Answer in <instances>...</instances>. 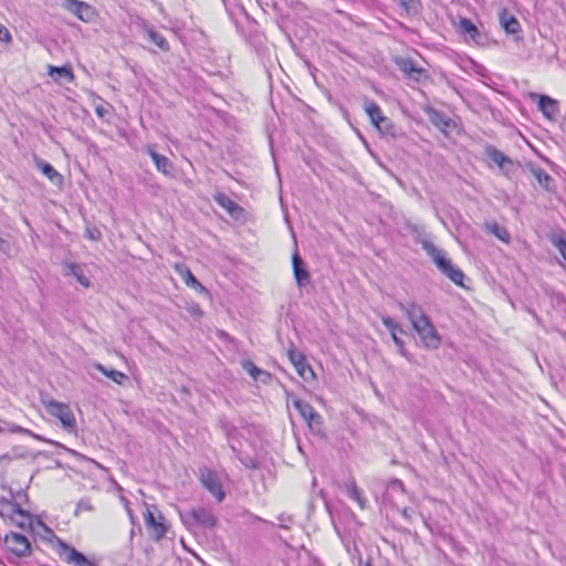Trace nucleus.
<instances>
[{
    "label": "nucleus",
    "mask_w": 566,
    "mask_h": 566,
    "mask_svg": "<svg viewBox=\"0 0 566 566\" xmlns=\"http://www.w3.org/2000/svg\"><path fill=\"white\" fill-rule=\"evenodd\" d=\"M252 520H253V521H259V522H262V523H265V524L274 525L273 523H271V522H269V521H265V520L261 518L260 516H255V515H253V516H252Z\"/></svg>",
    "instance_id": "46"
},
{
    "label": "nucleus",
    "mask_w": 566,
    "mask_h": 566,
    "mask_svg": "<svg viewBox=\"0 0 566 566\" xmlns=\"http://www.w3.org/2000/svg\"><path fill=\"white\" fill-rule=\"evenodd\" d=\"M406 313L413 329L419 335L422 345L428 349H438L441 345V336L434 327L431 318L424 313L422 306L416 302L399 304Z\"/></svg>",
    "instance_id": "1"
},
{
    "label": "nucleus",
    "mask_w": 566,
    "mask_h": 566,
    "mask_svg": "<svg viewBox=\"0 0 566 566\" xmlns=\"http://www.w3.org/2000/svg\"><path fill=\"white\" fill-rule=\"evenodd\" d=\"M189 313L192 315V316H196V317H201L203 312L201 310V307L198 305V304H192L189 306L188 308Z\"/></svg>",
    "instance_id": "42"
},
{
    "label": "nucleus",
    "mask_w": 566,
    "mask_h": 566,
    "mask_svg": "<svg viewBox=\"0 0 566 566\" xmlns=\"http://www.w3.org/2000/svg\"><path fill=\"white\" fill-rule=\"evenodd\" d=\"M12 432H20V433H24V434H29V436H32L33 438L38 439V440H41V441H48L50 443H52V441L50 440H45L43 439L41 436L36 434V433H33L31 432L29 429H24L20 426H14L12 429H11Z\"/></svg>",
    "instance_id": "39"
},
{
    "label": "nucleus",
    "mask_w": 566,
    "mask_h": 566,
    "mask_svg": "<svg viewBox=\"0 0 566 566\" xmlns=\"http://www.w3.org/2000/svg\"><path fill=\"white\" fill-rule=\"evenodd\" d=\"M45 409L51 416L61 421L64 430L69 432L76 430V420L69 405L51 399L45 403Z\"/></svg>",
    "instance_id": "3"
},
{
    "label": "nucleus",
    "mask_w": 566,
    "mask_h": 566,
    "mask_svg": "<svg viewBox=\"0 0 566 566\" xmlns=\"http://www.w3.org/2000/svg\"><path fill=\"white\" fill-rule=\"evenodd\" d=\"M95 113L99 118H104L107 113V109L103 105H97L95 107Z\"/></svg>",
    "instance_id": "44"
},
{
    "label": "nucleus",
    "mask_w": 566,
    "mask_h": 566,
    "mask_svg": "<svg viewBox=\"0 0 566 566\" xmlns=\"http://www.w3.org/2000/svg\"><path fill=\"white\" fill-rule=\"evenodd\" d=\"M364 109L367 113L373 125H375L377 122H379L385 116L382 114L380 106L378 104H376L374 101H370L368 98H365Z\"/></svg>",
    "instance_id": "28"
},
{
    "label": "nucleus",
    "mask_w": 566,
    "mask_h": 566,
    "mask_svg": "<svg viewBox=\"0 0 566 566\" xmlns=\"http://www.w3.org/2000/svg\"><path fill=\"white\" fill-rule=\"evenodd\" d=\"M556 247L558 248L560 254L564 256V259L566 260V239H563V238H559L557 241H556Z\"/></svg>",
    "instance_id": "43"
},
{
    "label": "nucleus",
    "mask_w": 566,
    "mask_h": 566,
    "mask_svg": "<svg viewBox=\"0 0 566 566\" xmlns=\"http://www.w3.org/2000/svg\"><path fill=\"white\" fill-rule=\"evenodd\" d=\"M396 2L409 17L418 15L422 10L420 0H396Z\"/></svg>",
    "instance_id": "29"
},
{
    "label": "nucleus",
    "mask_w": 566,
    "mask_h": 566,
    "mask_svg": "<svg viewBox=\"0 0 566 566\" xmlns=\"http://www.w3.org/2000/svg\"><path fill=\"white\" fill-rule=\"evenodd\" d=\"M144 39L147 42L156 45L163 52H168L170 50L169 42L164 36V34L155 30L153 27L146 25L144 28Z\"/></svg>",
    "instance_id": "18"
},
{
    "label": "nucleus",
    "mask_w": 566,
    "mask_h": 566,
    "mask_svg": "<svg viewBox=\"0 0 566 566\" xmlns=\"http://www.w3.org/2000/svg\"><path fill=\"white\" fill-rule=\"evenodd\" d=\"M485 156L491 159L493 163H495L499 168L504 172L509 174L513 170L514 163L513 160L507 157L504 153L499 150L492 145H488L484 149Z\"/></svg>",
    "instance_id": "10"
},
{
    "label": "nucleus",
    "mask_w": 566,
    "mask_h": 566,
    "mask_svg": "<svg viewBox=\"0 0 566 566\" xmlns=\"http://www.w3.org/2000/svg\"><path fill=\"white\" fill-rule=\"evenodd\" d=\"M486 230L495 235L497 239H500L504 243H510L511 235L509 231L500 226L497 222H492L486 224Z\"/></svg>",
    "instance_id": "32"
},
{
    "label": "nucleus",
    "mask_w": 566,
    "mask_h": 566,
    "mask_svg": "<svg viewBox=\"0 0 566 566\" xmlns=\"http://www.w3.org/2000/svg\"><path fill=\"white\" fill-rule=\"evenodd\" d=\"M395 62L402 73L416 82H420L421 76L426 73L424 69L418 66L412 59L398 57L395 60Z\"/></svg>",
    "instance_id": "14"
},
{
    "label": "nucleus",
    "mask_w": 566,
    "mask_h": 566,
    "mask_svg": "<svg viewBox=\"0 0 566 566\" xmlns=\"http://www.w3.org/2000/svg\"><path fill=\"white\" fill-rule=\"evenodd\" d=\"M241 366L254 380L261 379V381L266 382L271 378L270 373L260 369L249 359L242 360Z\"/></svg>",
    "instance_id": "26"
},
{
    "label": "nucleus",
    "mask_w": 566,
    "mask_h": 566,
    "mask_svg": "<svg viewBox=\"0 0 566 566\" xmlns=\"http://www.w3.org/2000/svg\"><path fill=\"white\" fill-rule=\"evenodd\" d=\"M0 515L9 520H14L15 515L25 517L24 510L14 501L13 494H11V499H0Z\"/></svg>",
    "instance_id": "15"
},
{
    "label": "nucleus",
    "mask_w": 566,
    "mask_h": 566,
    "mask_svg": "<svg viewBox=\"0 0 566 566\" xmlns=\"http://www.w3.org/2000/svg\"><path fill=\"white\" fill-rule=\"evenodd\" d=\"M213 200L220 207L227 210L232 217L238 218L239 214L242 212V208L226 193L217 191L216 193H213Z\"/></svg>",
    "instance_id": "20"
},
{
    "label": "nucleus",
    "mask_w": 566,
    "mask_h": 566,
    "mask_svg": "<svg viewBox=\"0 0 566 566\" xmlns=\"http://www.w3.org/2000/svg\"><path fill=\"white\" fill-rule=\"evenodd\" d=\"M11 41V34L9 30L0 23V42H10Z\"/></svg>",
    "instance_id": "41"
},
{
    "label": "nucleus",
    "mask_w": 566,
    "mask_h": 566,
    "mask_svg": "<svg viewBox=\"0 0 566 566\" xmlns=\"http://www.w3.org/2000/svg\"><path fill=\"white\" fill-rule=\"evenodd\" d=\"M394 483L398 484L399 486H402V483H401V481H399V480H395V482H394Z\"/></svg>",
    "instance_id": "49"
},
{
    "label": "nucleus",
    "mask_w": 566,
    "mask_h": 566,
    "mask_svg": "<svg viewBox=\"0 0 566 566\" xmlns=\"http://www.w3.org/2000/svg\"><path fill=\"white\" fill-rule=\"evenodd\" d=\"M126 509H127V513L132 516V511L126 505Z\"/></svg>",
    "instance_id": "50"
},
{
    "label": "nucleus",
    "mask_w": 566,
    "mask_h": 566,
    "mask_svg": "<svg viewBox=\"0 0 566 566\" xmlns=\"http://www.w3.org/2000/svg\"><path fill=\"white\" fill-rule=\"evenodd\" d=\"M346 493H347V495L352 500H354V501H356L358 503L360 509H365L366 507L367 500L363 496V493L358 489V486H357L355 481H352V482L346 484Z\"/></svg>",
    "instance_id": "31"
},
{
    "label": "nucleus",
    "mask_w": 566,
    "mask_h": 566,
    "mask_svg": "<svg viewBox=\"0 0 566 566\" xmlns=\"http://www.w3.org/2000/svg\"><path fill=\"white\" fill-rule=\"evenodd\" d=\"M49 75L54 81L71 83L74 80L73 71L70 66H50Z\"/></svg>",
    "instance_id": "25"
},
{
    "label": "nucleus",
    "mask_w": 566,
    "mask_h": 566,
    "mask_svg": "<svg viewBox=\"0 0 566 566\" xmlns=\"http://www.w3.org/2000/svg\"><path fill=\"white\" fill-rule=\"evenodd\" d=\"M69 269L70 273L76 277L78 283H81L85 287L90 286V280L84 275L83 270L78 264L71 263L69 265Z\"/></svg>",
    "instance_id": "36"
},
{
    "label": "nucleus",
    "mask_w": 566,
    "mask_h": 566,
    "mask_svg": "<svg viewBox=\"0 0 566 566\" xmlns=\"http://www.w3.org/2000/svg\"><path fill=\"white\" fill-rule=\"evenodd\" d=\"M422 249L431 258L438 270L446 275L450 281L459 286L463 285L464 273L460 268L454 265L451 260L447 256V252L439 249L429 239L424 238L420 240Z\"/></svg>",
    "instance_id": "2"
},
{
    "label": "nucleus",
    "mask_w": 566,
    "mask_h": 566,
    "mask_svg": "<svg viewBox=\"0 0 566 566\" xmlns=\"http://www.w3.org/2000/svg\"><path fill=\"white\" fill-rule=\"evenodd\" d=\"M57 553L63 562L72 566H98L82 552L64 542H60Z\"/></svg>",
    "instance_id": "4"
},
{
    "label": "nucleus",
    "mask_w": 566,
    "mask_h": 566,
    "mask_svg": "<svg viewBox=\"0 0 566 566\" xmlns=\"http://www.w3.org/2000/svg\"><path fill=\"white\" fill-rule=\"evenodd\" d=\"M4 543L7 548L18 557H24L30 554V541L22 534L11 533L6 536Z\"/></svg>",
    "instance_id": "8"
},
{
    "label": "nucleus",
    "mask_w": 566,
    "mask_h": 566,
    "mask_svg": "<svg viewBox=\"0 0 566 566\" xmlns=\"http://www.w3.org/2000/svg\"><path fill=\"white\" fill-rule=\"evenodd\" d=\"M2 432H3V429H2V427L0 426V433H2Z\"/></svg>",
    "instance_id": "51"
},
{
    "label": "nucleus",
    "mask_w": 566,
    "mask_h": 566,
    "mask_svg": "<svg viewBox=\"0 0 566 566\" xmlns=\"http://www.w3.org/2000/svg\"><path fill=\"white\" fill-rule=\"evenodd\" d=\"M381 323L390 332L391 338L399 349V354L410 361L412 357L411 354L406 350L403 340L396 335V329H399L400 334H406L405 329L392 317L387 315L381 316Z\"/></svg>",
    "instance_id": "9"
},
{
    "label": "nucleus",
    "mask_w": 566,
    "mask_h": 566,
    "mask_svg": "<svg viewBox=\"0 0 566 566\" xmlns=\"http://www.w3.org/2000/svg\"><path fill=\"white\" fill-rule=\"evenodd\" d=\"M381 135L394 137L396 135V127L390 118L384 116L379 122L374 125Z\"/></svg>",
    "instance_id": "33"
},
{
    "label": "nucleus",
    "mask_w": 566,
    "mask_h": 566,
    "mask_svg": "<svg viewBox=\"0 0 566 566\" xmlns=\"http://www.w3.org/2000/svg\"><path fill=\"white\" fill-rule=\"evenodd\" d=\"M366 566H373L370 563H367Z\"/></svg>",
    "instance_id": "52"
},
{
    "label": "nucleus",
    "mask_w": 566,
    "mask_h": 566,
    "mask_svg": "<svg viewBox=\"0 0 566 566\" xmlns=\"http://www.w3.org/2000/svg\"><path fill=\"white\" fill-rule=\"evenodd\" d=\"M24 515L25 517L23 516H14V520H10L13 524H15L17 526L21 527V528H25L27 526H30L31 525V514L24 510Z\"/></svg>",
    "instance_id": "37"
},
{
    "label": "nucleus",
    "mask_w": 566,
    "mask_h": 566,
    "mask_svg": "<svg viewBox=\"0 0 566 566\" xmlns=\"http://www.w3.org/2000/svg\"><path fill=\"white\" fill-rule=\"evenodd\" d=\"M78 507H83V509H85V510H91V506H90V505H87V504H85L84 502H80V503H78Z\"/></svg>",
    "instance_id": "47"
},
{
    "label": "nucleus",
    "mask_w": 566,
    "mask_h": 566,
    "mask_svg": "<svg viewBox=\"0 0 566 566\" xmlns=\"http://www.w3.org/2000/svg\"><path fill=\"white\" fill-rule=\"evenodd\" d=\"M61 7L83 22H91L96 15L95 9L91 4L80 0H63Z\"/></svg>",
    "instance_id": "7"
},
{
    "label": "nucleus",
    "mask_w": 566,
    "mask_h": 566,
    "mask_svg": "<svg viewBox=\"0 0 566 566\" xmlns=\"http://www.w3.org/2000/svg\"><path fill=\"white\" fill-rule=\"evenodd\" d=\"M7 244V241L0 238V249H3V245Z\"/></svg>",
    "instance_id": "48"
},
{
    "label": "nucleus",
    "mask_w": 566,
    "mask_h": 566,
    "mask_svg": "<svg viewBox=\"0 0 566 566\" xmlns=\"http://www.w3.org/2000/svg\"><path fill=\"white\" fill-rule=\"evenodd\" d=\"M219 424L228 438H230L233 433L237 432L235 426L230 423L224 417L219 420Z\"/></svg>",
    "instance_id": "38"
},
{
    "label": "nucleus",
    "mask_w": 566,
    "mask_h": 566,
    "mask_svg": "<svg viewBox=\"0 0 566 566\" xmlns=\"http://www.w3.org/2000/svg\"><path fill=\"white\" fill-rule=\"evenodd\" d=\"M530 171L537 180L538 185L548 192H555V181L543 168L531 165Z\"/></svg>",
    "instance_id": "19"
},
{
    "label": "nucleus",
    "mask_w": 566,
    "mask_h": 566,
    "mask_svg": "<svg viewBox=\"0 0 566 566\" xmlns=\"http://www.w3.org/2000/svg\"><path fill=\"white\" fill-rule=\"evenodd\" d=\"M458 30L465 38V41H472L475 44H481L484 41L479 28L468 18H460Z\"/></svg>",
    "instance_id": "12"
},
{
    "label": "nucleus",
    "mask_w": 566,
    "mask_h": 566,
    "mask_svg": "<svg viewBox=\"0 0 566 566\" xmlns=\"http://www.w3.org/2000/svg\"><path fill=\"white\" fill-rule=\"evenodd\" d=\"M287 399L291 400L292 405L298 411L300 416L304 421H306L308 417H311L312 413L315 412V409L308 402L303 401L297 396H292L287 394Z\"/></svg>",
    "instance_id": "27"
},
{
    "label": "nucleus",
    "mask_w": 566,
    "mask_h": 566,
    "mask_svg": "<svg viewBox=\"0 0 566 566\" xmlns=\"http://www.w3.org/2000/svg\"><path fill=\"white\" fill-rule=\"evenodd\" d=\"M35 165L53 184H61L63 181V176L57 172V170L48 161L43 159H36Z\"/></svg>",
    "instance_id": "24"
},
{
    "label": "nucleus",
    "mask_w": 566,
    "mask_h": 566,
    "mask_svg": "<svg viewBox=\"0 0 566 566\" xmlns=\"http://www.w3.org/2000/svg\"><path fill=\"white\" fill-rule=\"evenodd\" d=\"M500 22L507 34H517L521 32L518 20L513 14H510L506 9L500 12Z\"/></svg>",
    "instance_id": "21"
},
{
    "label": "nucleus",
    "mask_w": 566,
    "mask_h": 566,
    "mask_svg": "<svg viewBox=\"0 0 566 566\" xmlns=\"http://www.w3.org/2000/svg\"><path fill=\"white\" fill-rule=\"evenodd\" d=\"M176 271L181 275V277L184 279L185 283L188 286L200 292H206L205 286L197 280V277L192 274L188 266L184 264H177Z\"/></svg>",
    "instance_id": "23"
},
{
    "label": "nucleus",
    "mask_w": 566,
    "mask_h": 566,
    "mask_svg": "<svg viewBox=\"0 0 566 566\" xmlns=\"http://www.w3.org/2000/svg\"><path fill=\"white\" fill-rule=\"evenodd\" d=\"M145 521L148 526L154 527L158 532V536H164L166 533V527L163 523H158L154 513L150 510H147L145 514Z\"/></svg>",
    "instance_id": "35"
},
{
    "label": "nucleus",
    "mask_w": 566,
    "mask_h": 566,
    "mask_svg": "<svg viewBox=\"0 0 566 566\" xmlns=\"http://www.w3.org/2000/svg\"><path fill=\"white\" fill-rule=\"evenodd\" d=\"M145 149H146V153L153 159L158 171H160L165 176L174 177L175 167H174L172 161L169 158H167L164 155L158 154L155 150L153 145H147Z\"/></svg>",
    "instance_id": "11"
},
{
    "label": "nucleus",
    "mask_w": 566,
    "mask_h": 566,
    "mask_svg": "<svg viewBox=\"0 0 566 566\" xmlns=\"http://www.w3.org/2000/svg\"><path fill=\"white\" fill-rule=\"evenodd\" d=\"M192 520L203 528H213L217 524V518L212 512L205 507L192 509L189 513Z\"/></svg>",
    "instance_id": "16"
},
{
    "label": "nucleus",
    "mask_w": 566,
    "mask_h": 566,
    "mask_svg": "<svg viewBox=\"0 0 566 566\" xmlns=\"http://www.w3.org/2000/svg\"><path fill=\"white\" fill-rule=\"evenodd\" d=\"M95 368L118 385H123L128 378L124 373L115 369H108L102 364H96Z\"/></svg>",
    "instance_id": "30"
},
{
    "label": "nucleus",
    "mask_w": 566,
    "mask_h": 566,
    "mask_svg": "<svg viewBox=\"0 0 566 566\" xmlns=\"http://www.w3.org/2000/svg\"><path fill=\"white\" fill-rule=\"evenodd\" d=\"M293 274L298 287L306 286L311 282V275L297 251L292 255Z\"/></svg>",
    "instance_id": "13"
},
{
    "label": "nucleus",
    "mask_w": 566,
    "mask_h": 566,
    "mask_svg": "<svg viewBox=\"0 0 566 566\" xmlns=\"http://www.w3.org/2000/svg\"><path fill=\"white\" fill-rule=\"evenodd\" d=\"M287 357L290 361L295 367L298 376L304 381H310L315 378V373L312 369V367L308 365L306 357L303 353L296 350L293 343L290 344V347L287 349Z\"/></svg>",
    "instance_id": "5"
},
{
    "label": "nucleus",
    "mask_w": 566,
    "mask_h": 566,
    "mask_svg": "<svg viewBox=\"0 0 566 566\" xmlns=\"http://www.w3.org/2000/svg\"><path fill=\"white\" fill-rule=\"evenodd\" d=\"M199 479L202 486L209 491L218 502L223 501L226 493L218 474L213 470L208 468L200 469Z\"/></svg>",
    "instance_id": "6"
},
{
    "label": "nucleus",
    "mask_w": 566,
    "mask_h": 566,
    "mask_svg": "<svg viewBox=\"0 0 566 566\" xmlns=\"http://www.w3.org/2000/svg\"><path fill=\"white\" fill-rule=\"evenodd\" d=\"M87 237L92 240H98L99 239V232L87 230Z\"/></svg>",
    "instance_id": "45"
},
{
    "label": "nucleus",
    "mask_w": 566,
    "mask_h": 566,
    "mask_svg": "<svg viewBox=\"0 0 566 566\" xmlns=\"http://www.w3.org/2000/svg\"><path fill=\"white\" fill-rule=\"evenodd\" d=\"M424 113L428 115L432 125L442 132H446L454 124L448 115L439 109L433 108L432 106H427L424 108Z\"/></svg>",
    "instance_id": "17"
},
{
    "label": "nucleus",
    "mask_w": 566,
    "mask_h": 566,
    "mask_svg": "<svg viewBox=\"0 0 566 566\" xmlns=\"http://www.w3.org/2000/svg\"><path fill=\"white\" fill-rule=\"evenodd\" d=\"M306 423L313 433H323V418L317 411L313 412L312 416L308 417Z\"/></svg>",
    "instance_id": "34"
},
{
    "label": "nucleus",
    "mask_w": 566,
    "mask_h": 566,
    "mask_svg": "<svg viewBox=\"0 0 566 566\" xmlns=\"http://www.w3.org/2000/svg\"><path fill=\"white\" fill-rule=\"evenodd\" d=\"M537 105L539 111L547 118H552L558 112L557 101L547 95H538Z\"/></svg>",
    "instance_id": "22"
},
{
    "label": "nucleus",
    "mask_w": 566,
    "mask_h": 566,
    "mask_svg": "<svg viewBox=\"0 0 566 566\" xmlns=\"http://www.w3.org/2000/svg\"><path fill=\"white\" fill-rule=\"evenodd\" d=\"M277 520H279L277 526L281 528H284V530H287L290 527L289 524L293 522L292 516L285 515V514H280L277 516Z\"/></svg>",
    "instance_id": "40"
}]
</instances>
